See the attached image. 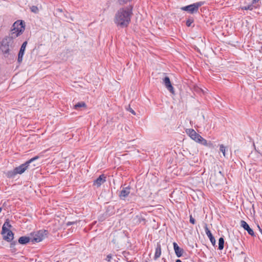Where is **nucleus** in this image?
Instances as JSON below:
<instances>
[{
	"label": "nucleus",
	"instance_id": "obj_21",
	"mask_svg": "<svg viewBox=\"0 0 262 262\" xmlns=\"http://www.w3.org/2000/svg\"><path fill=\"white\" fill-rule=\"evenodd\" d=\"M224 239L223 237H220L219 241V249L222 250L224 248Z\"/></svg>",
	"mask_w": 262,
	"mask_h": 262
},
{
	"label": "nucleus",
	"instance_id": "obj_7",
	"mask_svg": "<svg viewBox=\"0 0 262 262\" xmlns=\"http://www.w3.org/2000/svg\"><path fill=\"white\" fill-rule=\"evenodd\" d=\"M203 4V2H199L185 7H182L181 9L182 10L188 12L189 13L193 14L196 13L199 7L202 6Z\"/></svg>",
	"mask_w": 262,
	"mask_h": 262
},
{
	"label": "nucleus",
	"instance_id": "obj_27",
	"mask_svg": "<svg viewBox=\"0 0 262 262\" xmlns=\"http://www.w3.org/2000/svg\"><path fill=\"white\" fill-rule=\"evenodd\" d=\"M128 111L133 115H136V113L135 112L132 108H129L128 109Z\"/></svg>",
	"mask_w": 262,
	"mask_h": 262
},
{
	"label": "nucleus",
	"instance_id": "obj_12",
	"mask_svg": "<svg viewBox=\"0 0 262 262\" xmlns=\"http://www.w3.org/2000/svg\"><path fill=\"white\" fill-rule=\"evenodd\" d=\"M163 83L168 90H169L171 93H174L173 88L171 84L169 77H165L163 79Z\"/></svg>",
	"mask_w": 262,
	"mask_h": 262
},
{
	"label": "nucleus",
	"instance_id": "obj_9",
	"mask_svg": "<svg viewBox=\"0 0 262 262\" xmlns=\"http://www.w3.org/2000/svg\"><path fill=\"white\" fill-rule=\"evenodd\" d=\"M27 45V41L24 42L21 46L20 49V50H19V52L18 53V59H17L18 62L19 63L21 62L23 60V56L24 54V52H25Z\"/></svg>",
	"mask_w": 262,
	"mask_h": 262
},
{
	"label": "nucleus",
	"instance_id": "obj_6",
	"mask_svg": "<svg viewBox=\"0 0 262 262\" xmlns=\"http://www.w3.org/2000/svg\"><path fill=\"white\" fill-rule=\"evenodd\" d=\"M47 235V231L46 230H39L31 233V239L33 243H39L42 241Z\"/></svg>",
	"mask_w": 262,
	"mask_h": 262
},
{
	"label": "nucleus",
	"instance_id": "obj_29",
	"mask_svg": "<svg viewBox=\"0 0 262 262\" xmlns=\"http://www.w3.org/2000/svg\"><path fill=\"white\" fill-rule=\"evenodd\" d=\"M257 227L258 228L259 231H260V229H261L259 225H257Z\"/></svg>",
	"mask_w": 262,
	"mask_h": 262
},
{
	"label": "nucleus",
	"instance_id": "obj_5",
	"mask_svg": "<svg viewBox=\"0 0 262 262\" xmlns=\"http://www.w3.org/2000/svg\"><path fill=\"white\" fill-rule=\"evenodd\" d=\"M11 225L8 222H5L2 227V234L5 240L10 242L13 239V233L9 229Z\"/></svg>",
	"mask_w": 262,
	"mask_h": 262
},
{
	"label": "nucleus",
	"instance_id": "obj_14",
	"mask_svg": "<svg viewBox=\"0 0 262 262\" xmlns=\"http://www.w3.org/2000/svg\"><path fill=\"white\" fill-rule=\"evenodd\" d=\"M205 230L206 234H207V235L209 237L211 243H212V244L213 246H214L215 245V242H216L215 239L213 236V235L211 234L210 231L208 229V228L207 227V225L206 224L205 225Z\"/></svg>",
	"mask_w": 262,
	"mask_h": 262
},
{
	"label": "nucleus",
	"instance_id": "obj_1",
	"mask_svg": "<svg viewBox=\"0 0 262 262\" xmlns=\"http://www.w3.org/2000/svg\"><path fill=\"white\" fill-rule=\"evenodd\" d=\"M132 6L119 9L115 14L114 22L121 28L126 27L130 21L133 14Z\"/></svg>",
	"mask_w": 262,
	"mask_h": 262
},
{
	"label": "nucleus",
	"instance_id": "obj_15",
	"mask_svg": "<svg viewBox=\"0 0 262 262\" xmlns=\"http://www.w3.org/2000/svg\"><path fill=\"white\" fill-rule=\"evenodd\" d=\"M173 249L174 250L176 255L178 257H181L183 253V252H184L183 250L182 249H181V248H180L178 246V244L175 242L173 243Z\"/></svg>",
	"mask_w": 262,
	"mask_h": 262
},
{
	"label": "nucleus",
	"instance_id": "obj_26",
	"mask_svg": "<svg viewBox=\"0 0 262 262\" xmlns=\"http://www.w3.org/2000/svg\"><path fill=\"white\" fill-rule=\"evenodd\" d=\"M112 258V255L111 254H108L106 256V260L107 261H110Z\"/></svg>",
	"mask_w": 262,
	"mask_h": 262
},
{
	"label": "nucleus",
	"instance_id": "obj_30",
	"mask_svg": "<svg viewBox=\"0 0 262 262\" xmlns=\"http://www.w3.org/2000/svg\"><path fill=\"white\" fill-rule=\"evenodd\" d=\"M2 211V208H0V212Z\"/></svg>",
	"mask_w": 262,
	"mask_h": 262
},
{
	"label": "nucleus",
	"instance_id": "obj_23",
	"mask_svg": "<svg viewBox=\"0 0 262 262\" xmlns=\"http://www.w3.org/2000/svg\"><path fill=\"white\" fill-rule=\"evenodd\" d=\"M30 9H31V11L35 13H37L38 12L39 10H38V8L36 6H32L30 8Z\"/></svg>",
	"mask_w": 262,
	"mask_h": 262
},
{
	"label": "nucleus",
	"instance_id": "obj_11",
	"mask_svg": "<svg viewBox=\"0 0 262 262\" xmlns=\"http://www.w3.org/2000/svg\"><path fill=\"white\" fill-rule=\"evenodd\" d=\"M106 181V177L104 174L100 175L94 182V185L97 187L100 186Z\"/></svg>",
	"mask_w": 262,
	"mask_h": 262
},
{
	"label": "nucleus",
	"instance_id": "obj_25",
	"mask_svg": "<svg viewBox=\"0 0 262 262\" xmlns=\"http://www.w3.org/2000/svg\"><path fill=\"white\" fill-rule=\"evenodd\" d=\"M190 222L192 224H195V221L191 215H190Z\"/></svg>",
	"mask_w": 262,
	"mask_h": 262
},
{
	"label": "nucleus",
	"instance_id": "obj_13",
	"mask_svg": "<svg viewBox=\"0 0 262 262\" xmlns=\"http://www.w3.org/2000/svg\"><path fill=\"white\" fill-rule=\"evenodd\" d=\"M241 226L245 230H247L248 233L252 235H254V231L252 229H251L248 225V224L245 221H241Z\"/></svg>",
	"mask_w": 262,
	"mask_h": 262
},
{
	"label": "nucleus",
	"instance_id": "obj_3",
	"mask_svg": "<svg viewBox=\"0 0 262 262\" xmlns=\"http://www.w3.org/2000/svg\"><path fill=\"white\" fill-rule=\"evenodd\" d=\"M14 44L13 37L6 36L1 41L0 49L4 54H8L10 48H12Z\"/></svg>",
	"mask_w": 262,
	"mask_h": 262
},
{
	"label": "nucleus",
	"instance_id": "obj_18",
	"mask_svg": "<svg viewBox=\"0 0 262 262\" xmlns=\"http://www.w3.org/2000/svg\"><path fill=\"white\" fill-rule=\"evenodd\" d=\"M31 238L27 236H21L18 239V242L20 244H26L29 243L30 241Z\"/></svg>",
	"mask_w": 262,
	"mask_h": 262
},
{
	"label": "nucleus",
	"instance_id": "obj_10",
	"mask_svg": "<svg viewBox=\"0 0 262 262\" xmlns=\"http://www.w3.org/2000/svg\"><path fill=\"white\" fill-rule=\"evenodd\" d=\"M130 189V188L129 186L123 187L119 195L120 198L121 199L124 200L125 198L127 197L129 194Z\"/></svg>",
	"mask_w": 262,
	"mask_h": 262
},
{
	"label": "nucleus",
	"instance_id": "obj_19",
	"mask_svg": "<svg viewBox=\"0 0 262 262\" xmlns=\"http://www.w3.org/2000/svg\"><path fill=\"white\" fill-rule=\"evenodd\" d=\"M16 174L17 173L15 168L13 170L9 171L6 173V176L9 178H14Z\"/></svg>",
	"mask_w": 262,
	"mask_h": 262
},
{
	"label": "nucleus",
	"instance_id": "obj_24",
	"mask_svg": "<svg viewBox=\"0 0 262 262\" xmlns=\"http://www.w3.org/2000/svg\"><path fill=\"white\" fill-rule=\"evenodd\" d=\"M193 22V20L192 19H188L186 21V25L188 27H190Z\"/></svg>",
	"mask_w": 262,
	"mask_h": 262
},
{
	"label": "nucleus",
	"instance_id": "obj_2",
	"mask_svg": "<svg viewBox=\"0 0 262 262\" xmlns=\"http://www.w3.org/2000/svg\"><path fill=\"white\" fill-rule=\"evenodd\" d=\"M25 25L22 20H17L15 21L12 26V28L11 30V36L10 37H13L14 39V38L17 37L25 30Z\"/></svg>",
	"mask_w": 262,
	"mask_h": 262
},
{
	"label": "nucleus",
	"instance_id": "obj_28",
	"mask_svg": "<svg viewBox=\"0 0 262 262\" xmlns=\"http://www.w3.org/2000/svg\"><path fill=\"white\" fill-rule=\"evenodd\" d=\"M176 262H182L180 259H177Z\"/></svg>",
	"mask_w": 262,
	"mask_h": 262
},
{
	"label": "nucleus",
	"instance_id": "obj_22",
	"mask_svg": "<svg viewBox=\"0 0 262 262\" xmlns=\"http://www.w3.org/2000/svg\"><path fill=\"white\" fill-rule=\"evenodd\" d=\"M220 150L222 152L224 157H226V147L223 144L220 145Z\"/></svg>",
	"mask_w": 262,
	"mask_h": 262
},
{
	"label": "nucleus",
	"instance_id": "obj_20",
	"mask_svg": "<svg viewBox=\"0 0 262 262\" xmlns=\"http://www.w3.org/2000/svg\"><path fill=\"white\" fill-rule=\"evenodd\" d=\"M86 107V104L84 102H80L77 103L74 105V108L76 110L79 109L80 107Z\"/></svg>",
	"mask_w": 262,
	"mask_h": 262
},
{
	"label": "nucleus",
	"instance_id": "obj_17",
	"mask_svg": "<svg viewBox=\"0 0 262 262\" xmlns=\"http://www.w3.org/2000/svg\"><path fill=\"white\" fill-rule=\"evenodd\" d=\"M259 0H252V4L248 5L247 6L242 7L241 8L242 10H252L254 8H256L258 6H253V4H256Z\"/></svg>",
	"mask_w": 262,
	"mask_h": 262
},
{
	"label": "nucleus",
	"instance_id": "obj_4",
	"mask_svg": "<svg viewBox=\"0 0 262 262\" xmlns=\"http://www.w3.org/2000/svg\"><path fill=\"white\" fill-rule=\"evenodd\" d=\"M186 133L193 140L202 145L207 146V140L198 134L194 129H186Z\"/></svg>",
	"mask_w": 262,
	"mask_h": 262
},
{
	"label": "nucleus",
	"instance_id": "obj_31",
	"mask_svg": "<svg viewBox=\"0 0 262 262\" xmlns=\"http://www.w3.org/2000/svg\"><path fill=\"white\" fill-rule=\"evenodd\" d=\"M59 11H60V12H61V11H62V10H60V9H59Z\"/></svg>",
	"mask_w": 262,
	"mask_h": 262
},
{
	"label": "nucleus",
	"instance_id": "obj_8",
	"mask_svg": "<svg viewBox=\"0 0 262 262\" xmlns=\"http://www.w3.org/2000/svg\"><path fill=\"white\" fill-rule=\"evenodd\" d=\"M38 158L39 156H35L34 158L30 159L28 161L26 162L25 163L20 165L18 167H16L15 169L17 174H22L23 173H24L25 171V170L28 168L29 164L34 161L35 160L38 159Z\"/></svg>",
	"mask_w": 262,
	"mask_h": 262
},
{
	"label": "nucleus",
	"instance_id": "obj_16",
	"mask_svg": "<svg viewBox=\"0 0 262 262\" xmlns=\"http://www.w3.org/2000/svg\"><path fill=\"white\" fill-rule=\"evenodd\" d=\"M161 254V247L160 244H158L156 248L154 259L156 260L159 258Z\"/></svg>",
	"mask_w": 262,
	"mask_h": 262
}]
</instances>
